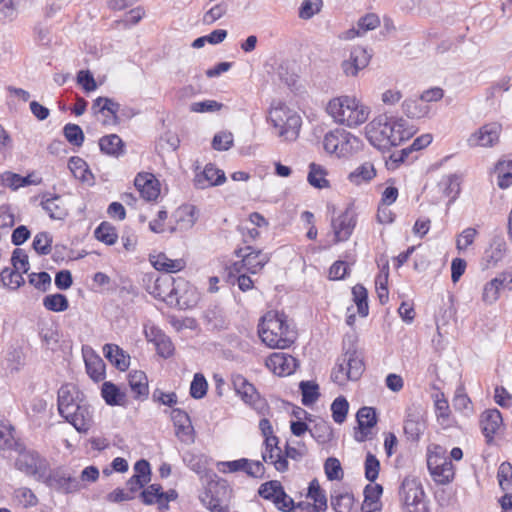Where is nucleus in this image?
<instances>
[{"mask_svg":"<svg viewBox=\"0 0 512 512\" xmlns=\"http://www.w3.org/2000/svg\"><path fill=\"white\" fill-rule=\"evenodd\" d=\"M57 406L60 416L78 432L86 433L92 427V407L74 384H64L59 388Z\"/></svg>","mask_w":512,"mask_h":512,"instance_id":"obj_1","label":"nucleus"},{"mask_svg":"<svg viewBox=\"0 0 512 512\" xmlns=\"http://www.w3.org/2000/svg\"><path fill=\"white\" fill-rule=\"evenodd\" d=\"M327 113L335 122L353 128L365 123L370 109L354 96L343 95L331 99L326 107Z\"/></svg>","mask_w":512,"mask_h":512,"instance_id":"obj_2","label":"nucleus"},{"mask_svg":"<svg viewBox=\"0 0 512 512\" xmlns=\"http://www.w3.org/2000/svg\"><path fill=\"white\" fill-rule=\"evenodd\" d=\"M258 334L268 347L285 349L294 342V333L290 331L283 314L268 311L260 320Z\"/></svg>","mask_w":512,"mask_h":512,"instance_id":"obj_3","label":"nucleus"},{"mask_svg":"<svg viewBox=\"0 0 512 512\" xmlns=\"http://www.w3.org/2000/svg\"><path fill=\"white\" fill-rule=\"evenodd\" d=\"M267 120L273 126L275 135L282 141H295L302 125L301 117L282 102L272 104Z\"/></svg>","mask_w":512,"mask_h":512,"instance_id":"obj_4","label":"nucleus"},{"mask_svg":"<svg viewBox=\"0 0 512 512\" xmlns=\"http://www.w3.org/2000/svg\"><path fill=\"white\" fill-rule=\"evenodd\" d=\"M399 497L404 512H430L422 484L415 477L403 479Z\"/></svg>","mask_w":512,"mask_h":512,"instance_id":"obj_5","label":"nucleus"},{"mask_svg":"<svg viewBox=\"0 0 512 512\" xmlns=\"http://www.w3.org/2000/svg\"><path fill=\"white\" fill-rule=\"evenodd\" d=\"M359 139L343 129H335L325 134L323 148L327 153L338 157L350 155L358 148Z\"/></svg>","mask_w":512,"mask_h":512,"instance_id":"obj_6","label":"nucleus"},{"mask_svg":"<svg viewBox=\"0 0 512 512\" xmlns=\"http://www.w3.org/2000/svg\"><path fill=\"white\" fill-rule=\"evenodd\" d=\"M231 382L236 394L245 402L257 411L260 415L269 414V405L267 401L260 396L256 388L250 383L243 375L233 374Z\"/></svg>","mask_w":512,"mask_h":512,"instance_id":"obj_7","label":"nucleus"},{"mask_svg":"<svg viewBox=\"0 0 512 512\" xmlns=\"http://www.w3.org/2000/svg\"><path fill=\"white\" fill-rule=\"evenodd\" d=\"M389 116L383 114L374 118L365 127L366 137L371 145L379 150H387L392 147L390 137Z\"/></svg>","mask_w":512,"mask_h":512,"instance_id":"obj_8","label":"nucleus"},{"mask_svg":"<svg viewBox=\"0 0 512 512\" xmlns=\"http://www.w3.org/2000/svg\"><path fill=\"white\" fill-rule=\"evenodd\" d=\"M237 257L241 260L233 264V269L240 273L246 270L251 274L258 273L269 261V256L262 253L261 250H254L251 246L240 248L235 251Z\"/></svg>","mask_w":512,"mask_h":512,"instance_id":"obj_9","label":"nucleus"},{"mask_svg":"<svg viewBox=\"0 0 512 512\" xmlns=\"http://www.w3.org/2000/svg\"><path fill=\"white\" fill-rule=\"evenodd\" d=\"M173 296L168 299V305L179 309H190L197 305L199 295L194 286L182 278L176 280L175 287L171 290Z\"/></svg>","mask_w":512,"mask_h":512,"instance_id":"obj_10","label":"nucleus"},{"mask_svg":"<svg viewBox=\"0 0 512 512\" xmlns=\"http://www.w3.org/2000/svg\"><path fill=\"white\" fill-rule=\"evenodd\" d=\"M258 494L262 498L272 501L276 508L283 512H290L295 506L294 500L286 494L283 486L277 480L263 483Z\"/></svg>","mask_w":512,"mask_h":512,"instance_id":"obj_11","label":"nucleus"},{"mask_svg":"<svg viewBox=\"0 0 512 512\" xmlns=\"http://www.w3.org/2000/svg\"><path fill=\"white\" fill-rule=\"evenodd\" d=\"M507 253V244L503 236L494 235L484 249L479 265L483 271L496 268Z\"/></svg>","mask_w":512,"mask_h":512,"instance_id":"obj_12","label":"nucleus"},{"mask_svg":"<svg viewBox=\"0 0 512 512\" xmlns=\"http://www.w3.org/2000/svg\"><path fill=\"white\" fill-rule=\"evenodd\" d=\"M15 466L18 470L32 475L38 479L46 477L47 462L35 451H22L19 453Z\"/></svg>","mask_w":512,"mask_h":512,"instance_id":"obj_13","label":"nucleus"},{"mask_svg":"<svg viewBox=\"0 0 512 512\" xmlns=\"http://www.w3.org/2000/svg\"><path fill=\"white\" fill-rule=\"evenodd\" d=\"M372 55L362 46H354L340 67L346 77H357L370 63Z\"/></svg>","mask_w":512,"mask_h":512,"instance_id":"obj_14","label":"nucleus"},{"mask_svg":"<svg viewBox=\"0 0 512 512\" xmlns=\"http://www.w3.org/2000/svg\"><path fill=\"white\" fill-rule=\"evenodd\" d=\"M502 125L498 122L484 124L467 139L470 147H493L499 142Z\"/></svg>","mask_w":512,"mask_h":512,"instance_id":"obj_15","label":"nucleus"},{"mask_svg":"<svg viewBox=\"0 0 512 512\" xmlns=\"http://www.w3.org/2000/svg\"><path fill=\"white\" fill-rule=\"evenodd\" d=\"M404 433L408 440L418 441L426 429L423 410L418 406L408 407L404 420Z\"/></svg>","mask_w":512,"mask_h":512,"instance_id":"obj_16","label":"nucleus"},{"mask_svg":"<svg viewBox=\"0 0 512 512\" xmlns=\"http://www.w3.org/2000/svg\"><path fill=\"white\" fill-rule=\"evenodd\" d=\"M355 225L356 215L351 208H347L338 218L332 219L331 226L335 236V243L348 240Z\"/></svg>","mask_w":512,"mask_h":512,"instance_id":"obj_17","label":"nucleus"},{"mask_svg":"<svg viewBox=\"0 0 512 512\" xmlns=\"http://www.w3.org/2000/svg\"><path fill=\"white\" fill-rule=\"evenodd\" d=\"M46 482L51 488L63 493L77 492L83 487L76 477L60 470L53 471L46 476Z\"/></svg>","mask_w":512,"mask_h":512,"instance_id":"obj_18","label":"nucleus"},{"mask_svg":"<svg viewBox=\"0 0 512 512\" xmlns=\"http://www.w3.org/2000/svg\"><path fill=\"white\" fill-rule=\"evenodd\" d=\"M145 336L156 348L157 354L162 358H169L174 353L171 339L159 328L151 326L145 329Z\"/></svg>","mask_w":512,"mask_h":512,"instance_id":"obj_19","label":"nucleus"},{"mask_svg":"<svg viewBox=\"0 0 512 512\" xmlns=\"http://www.w3.org/2000/svg\"><path fill=\"white\" fill-rule=\"evenodd\" d=\"M82 354L89 377L95 382L102 381L105 378L104 361L88 346H83Z\"/></svg>","mask_w":512,"mask_h":512,"instance_id":"obj_20","label":"nucleus"},{"mask_svg":"<svg viewBox=\"0 0 512 512\" xmlns=\"http://www.w3.org/2000/svg\"><path fill=\"white\" fill-rule=\"evenodd\" d=\"M225 181L226 176L223 170L216 168L213 164H207L202 172L195 175L194 185L198 189H206L221 185Z\"/></svg>","mask_w":512,"mask_h":512,"instance_id":"obj_21","label":"nucleus"},{"mask_svg":"<svg viewBox=\"0 0 512 512\" xmlns=\"http://www.w3.org/2000/svg\"><path fill=\"white\" fill-rule=\"evenodd\" d=\"M92 109L105 116L104 125H117L120 123L118 111L120 104L108 97H98L94 100Z\"/></svg>","mask_w":512,"mask_h":512,"instance_id":"obj_22","label":"nucleus"},{"mask_svg":"<svg viewBox=\"0 0 512 512\" xmlns=\"http://www.w3.org/2000/svg\"><path fill=\"white\" fill-rule=\"evenodd\" d=\"M266 365L279 376L290 375L297 368V360L286 353H273L266 361Z\"/></svg>","mask_w":512,"mask_h":512,"instance_id":"obj_23","label":"nucleus"},{"mask_svg":"<svg viewBox=\"0 0 512 512\" xmlns=\"http://www.w3.org/2000/svg\"><path fill=\"white\" fill-rule=\"evenodd\" d=\"M134 184L140 195L147 201L156 200L160 194L159 183L151 173H139Z\"/></svg>","mask_w":512,"mask_h":512,"instance_id":"obj_24","label":"nucleus"},{"mask_svg":"<svg viewBox=\"0 0 512 512\" xmlns=\"http://www.w3.org/2000/svg\"><path fill=\"white\" fill-rule=\"evenodd\" d=\"M390 123V137L392 147L400 145L403 141L410 139L415 134L413 126H409L407 121L403 118L389 117Z\"/></svg>","mask_w":512,"mask_h":512,"instance_id":"obj_25","label":"nucleus"},{"mask_svg":"<svg viewBox=\"0 0 512 512\" xmlns=\"http://www.w3.org/2000/svg\"><path fill=\"white\" fill-rule=\"evenodd\" d=\"M219 487L225 489L226 485L225 483L210 482L205 491L200 495V501L212 512H229L227 506L222 505L220 499L215 495Z\"/></svg>","mask_w":512,"mask_h":512,"instance_id":"obj_26","label":"nucleus"},{"mask_svg":"<svg viewBox=\"0 0 512 512\" xmlns=\"http://www.w3.org/2000/svg\"><path fill=\"white\" fill-rule=\"evenodd\" d=\"M356 419L361 433V436L356 437V440L362 442L367 439L369 429L373 428L377 424L376 409L364 406L358 410Z\"/></svg>","mask_w":512,"mask_h":512,"instance_id":"obj_27","label":"nucleus"},{"mask_svg":"<svg viewBox=\"0 0 512 512\" xmlns=\"http://www.w3.org/2000/svg\"><path fill=\"white\" fill-rule=\"evenodd\" d=\"M428 468L433 479L439 484L450 483L455 475L454 466L449 459H442L441 463H433L428 460Z\"/></svg>","mask_w":512,"mask_h":512,"instance_id":"obj_28","label":"nucleus"},{"mask_svg":"<svg viewBox=\"0 0 512 512\" xmlns=\"http://www.w3.org/2000/svg\"><path fill=\"white\" fill-rule=\"evenodd\" d=\"M502 424V415L497 409L486 410L481 416V427L484 436L490 443L500 425Z\"/></svg>","mask_w":512,"mask_h":512,"instance_id":"obj_29","label":"nucleus"},{"mask_svg":"<svg viewBox=\"0 0 512 512\" xmlns=\"http://www.w3.org/2000/svg\"><path fill=\"white\" fill-rule=\"evenodd\" d=\"M128 383L135 399H147L149 395L148 379L143 371H131L128 375Z\"/></svg>","mask_w":512,"mask_h":512,"instance_id":"obj_30","label":"nucleus"},{"mask_svg":"<svg viewBox=\"0 0 512 512\" xmlns=\"http://www.w3.org/2000/svg\"><path fill=\"white\" fill-rule=\"evenodd\" d=\"M176 284V279L171 276L158 277L153 286L149 287V293L157 299L164 301L168 304V299L173 296L171 291Z\"/></svg>","mask_w":512,"mask_h":512,"instance_id":"obj_31","label":"nucleus"},{"mask_svg":"<svg viewBox=\"0 0 512 512\" xmlns=\"http://www.w3.org/2000/svg\"><path fill=\"white\" fill-rule=\"evenodd\" d=\"M104 356L120 371H125L130 365V356L116 344H105Z\"/></svg>","mask_w":512,"mask_h":512,"instance_id":"obj_32","label":"nucleus"},{"mask_svg":"<svg viewBox=\"0 0 512 512\" xmlns=\"http://www.w3.org/2000/svg\"><path fill=\"white\" fill-rule=\"evenodd\" d=\"M309 433L319 444H326L332 440L333 430L329 422L321 418H312Z\"/></svg>","mask_w":512,"mask_h":512,"instance_id":"obj_33","label":"nucleus"},{"mask_svg":"<svg viewBox=\"0 0 512 512\" xmlns=\"http://www.w3.org/2000/svg\"><path fill=\"white\" fill-rule=\"evenodd\" d=\"M99 147L104 154L118 158L124 154V142L117 134H110L100 138Z\"/></svg>","mask_w":512,"mask_h":512,"instance_id":"obj_34","label":"nucleus"},{"mask_svg":"<svg viewBox=\"0 0 512 512\" xmlns=\"http://www.w3.org/2000/svg\"><path fill=\"white\" fill-rule=\"evenodd\" d=\"M140 497L146 505L157 504L159 509H167V497L159 484L149 485L140 493Z\"/></svg>","mask_w":512,"mask_h":512,"instance_id":"obj_35","label":"nucleus"},{"mask_svg":"<svg viewBox=\"0 0 512 512\" xmlns=\"http://www.w3.org/2000/svg\"><path fill=\"white\" fill-rule=\"evenodd\" d=\"M431 141H432V136L430 134L421 135V136L417 137L409 147L402 149L400 152L393 153L390 156V160L396 164L403 163L406 161V159L408 158V155L411 152L419 151V150L427 147L431 143Z\"/></svg>","mask_w":512,"mask_h":512,"instance_id":"obj_36","label":"nucleus"},{"mask_svg":"<svg viewBox=\"0 0 512 512\" xmlns=\"http://www.w3.org/2000/svg\"><path fill=\"white\" fill-rule=\"evenodd\" d=\"M341 359L346 366L345 369L348 371V377H350V380H358L364 372V363L357 352L347 351Z\"/></svg>","mask_w":512,"mask_h":512,"instance_id":"obj_37","label":"nucleus"},{"mask_svg":"<svg viewBox=\"0 0 512 512\" xmlns=\"http://www.w3.org/2000/svg\"><path fill=\"white\" fill-rule=\"evenodd\" d=\"M403 113L411 119H421L430 112V107L421 99H406L402 103Z\"/></svg>","mask_w":512,"mask_h":512,"instance_id":"obj_38","label":"nucleus"},{"mask_svg":"<svg viewBox=\"0 0 512 512\" xmlns=\"http://www.w3.org/2000/svg\"><path fill=\"white\" fill-rule=\"evenodd\" d=\"M101 395L110 406H121L124 405L126 401V394L112 382H104L102 384Z\"/></svg>","mask_w":512,"mask_h":512,"instance_id":"obj_39","label":"nucleus"},{"mask_svg":"<svg viewBox=\"0 0 512 512\" xmlns=\"http://www.w3.org/2000/svg\"><path fill=\"white\" fill-rule=\"evenodd\" d=\"M41 206L53 220H63L67 216V210L58 195L42 200Z\"/></svg>","mask_w":512,"mask_h":512,"instance_id":"obj_40","label":"nucleus"},{"mask_svg":"<svg viewBox=\"0 0 512 512\" xmlns=\"http://www.w3.org/2000/svg\"><path fill=\"white\" fill-rule=\"evenodd\" d=\"M307 498L313 500L312 506L318 509L319 512H325L327 510V497L317 479H313L309 483Z\"/></svg>","mask_w":512,"mask_h":512,"instance_id":"obj_41","label":"nucleus"},{"mask_svg":"<svg viewBox=\"0 0 512 512\" xmlns=\"http://www.w3.org/2000/svg\"><path fill=\"white\" fill-rule=\"evenodd\" d=\"M157 270H162L167 273H175L185 268L186 262L183 259H170L165 254H159L153 262Z\"/></svg>","mask_w":512,"mask_h":512,"instance_id":"obj_42","label":"nucleus"},{"mask_svg":"<svg viewBox=\"0 0 512 512\" xmlns=\"http://www.w3.org/2000/svg\"><path fill=\"white\" fill-rule=\"evenodd\" d=\"M375 175L374 165L370 162H365L349 174V180L356 185H360L363 182L372 180Z\"/></svg>","mask_w":512,"mask_h":512,"instance_id":"obj_43","label":"nucleus"},{"mask_svg":"<svg viewBox=\"0 0 512 512\" xmlns=\"http://www.w3.org/2000/svg\"><path fill=\"white\" fill-rule=\"evenodd\" d=\"M326 174V170L321 165L312 162L309 165L307 180L315 188H327L329 187V181L325 178Z\"/></svg>","mask_w":512,"mask_h":512,"instance_id":"obj_44","label":"nucleus"},{"mask_svg":"<svg viewBox=\"0 0 512 512\" xmlns=\"http://www.w3.org/2000/svg\"><path fill=\"white\" fill-rule=\"evenodd\" d=\"M95 238L105 243L106 245H113L117 242L118 234L116 228L109 222H102L94 231Z\"/></svg>","mask_w":512,"mask_h":512,"instance_id":"obj_45","label":"nucleus"},{"mask_svg":"<svg viewBox=\"0 0 512 512\" xmlns=\"http://www.w3.org/2000/svg\"><path fill=\"white\" fill-rule=\"evenodd\" d=\"M68 168L76 179L83 182H87L92 178V174L87 163L80 157H71L68 162Z\"/></svg>","mask_w":512,"mask_h":512,"instance_id":"obj_46","label":"nucleus"},{"mask_svg":"<svg viewBox=\"0 0 512 512\" xmlns=\"http://www.w3.org/2000/svg\"><path fill=\"white\" fill-rule=\"evenodd\" d=\"M503 290L501 286V282L498 281L497 277L492 278L490 281L486 282L483 286L482 290V301L487 305H492L496 303V301L500 297V291Z\"/></svg>","mask_w":512,"mask_h":512,"instance_id":"obj_47","label":"nucleus"},{"mask_svg":"<svg viewBox=\"0 0 512 512\" xmlns=\"http://www.w3.org/2000/svg\"><path fill=\"white\" fill-rule=\"evenodd\" d=\"M43 306L53 312H63L69 307L68 299L65 295L56 293L43 298Z\"/></svg>","mask_w":512,"mask_h":512,"instance_id":"obj_48","label":"nucleus"},{"mask_svg":"<svg viewBox=\"0 0 512 512\" xmlns=\"http://www.w3.org/2000/svg\"><path fill=\"white\" fill-rule=\"evenodd\" d=\"M302 394V404L310 406L320 397L319 386L312 381H302L299 384Z\"/></svg>","mask_w":512,"mask_h":512,"instance_id":"obj_49","label":"nucleus"},{"mask_svg":"<svg viewBox=\"0 0 512 512\" xmlns=\"http://www.w3.org/2000/svg\"><path fill=\"white\" fill-rule=\"evenodd\" d=\"M352 295L359 315L366 317L369 313V307L367 303L368 292L366 288L361 284H357L352 288Z\"/></svg>","mask_w":512,"mask_h":512,"instance_id":"obj_50","label":"nucleus"},{"mask_svg":"<svg viewBox=\"0 0 512 512\" xmlns=\"http://www.w3.org/2000/svg\"><path fill=\"white\" fill-rule=\"evenodd\" d=\"M354 497L350 493L331 496V506L336 512H352Z\"/></svg>","mask_w":512,"mask_h":512,"instance_id":"obj_51","label":"nucleus"},{"mask_svg":"<svg viewBox=\"0 0 512 512\" xmlns=\"http://www.w3.org/2000/svg\"><path fill=\"white\" fill-rule=\"evenodd\" d=\"M348 410L349 403L343 396L337 397L331 404L332 418L338 424L345 421Z\"/></svg>","mask_w":512,"mask_h":512,"instance_id":"obj_52","label":"nucleus"},{"mask_svg":"<svg viewBox=\"0 0 512 512\" xmlns=\"http://www.w3.org/2000/svg\"><path fill=\"white\" fill-rule=\"evenodd\" d=\"M32 247L39 255L50 254L52 248V236L48 232H39L34 237Z\"/></svg>","mask_w":512,"mask_h":512,"instance_id":"obj_53","label":"nucleus"},{"mask_svg":"<svg viewBox=\"0 0 512 512\" xmlns=\"http://www.w3.org/2000/svg\"><path fill=\"white\" fill-rule=\"evenodd\" d=\"M63 134L66 140L74 146H82L84 142V133L77 124L68 123L63 128Z\"/></svg>","mask_w":512,"mask_h":512,"instance_id":"obj_54","label":"nucleus"},{"mask_svg":"<svg viewBox=\"0 0 512 512\" xmlns=\"http://www.w3.org/2000/svg\"><path fill=\"white\" fill-rule=\"evenodd\" d=\"M15 500L24 508L34 507L38 504V498L33 491L27 487H21L14 492Z\"/></svg>","mask_w":512,"mask_h":512,"instance_id":"obj_55","label":"nucleus"},{"mask_svg":"<svg viewBox=\"0 0 512 512\" xmlns=\"http://www.w3.org/2000/svg\"><path fill=\"white\" fill-rule=\"evenodd\" d=\"M440 185L443 187L444 194L452 199H455L460 192V179L456 174L444 177Z\"/></svg>","mask_w":512,"mask_h":512,"instance_id":"obj_56","label":"nucleus"},{"mask_svg":"<svg viewBox=\"0 0 512 512\" xmlns=\"http://www.w3.org/2000/svg\"><path fill=\"white\" fill-rule=\"evenodd\" d=\"M207 389L208 383L204 375L201 373H196L190 385V395L194 399H202L206 395Z\"/></svg>","mask_w":512,"mask_h":512,"instance_id":"obj_57","label":"nucleus"},{"mask_svg":"<svg viewBox=\"0 0 512 512\" xmlns=\"http://www.w3.org/2000/svg\"><path fill=\"white\" fill-rule=\"evenodd\" d=\"M322 0H304L299 8V17L304 20L311 19L321 11Z\"/></svg>","mask_w":512,"mask_h":512,"instance_id":"obj_58","label":"nucleus"},{"mask_svg":"<svg viewBox=\"0 0 512 512\" xmlns=\"http://www.w3.org/2000/svg\"><path fill=\"white\" fill-rule=\"evenodd\" d=\"M0 277L5 286L13 285V289H18L24 283L22 274L18 270H12L8 267L1 271Z\"/></svg>","mask_w":512,"mask_h":512,"instance_id":"obj_59","label":"nucleus"},{"mask_svg":"<svg viewBox=\"0 0 512 512\" xmlns=\"http://www.w3.org/2000/svg\"><path fill=\"white\" fill-rule=\"evenodd\" d=\"M17 17V8L13 0H0V22H12Z\"/></svg>","mask_w":512,"mask_h":512,"instance_id":"obj_60","label":"nucleus"},{"mask_svg":"<svg viewBox=\"0 0 512 512\" xmlns=\"http://www.w3.org/2000/svg\"><path fill=\"white\" fill-rule=\"evenodd\" d=\"M478 231L475 228L469 227L464 229L456 240V248L458 251H465L470 245L474 243Z\"/></svg>","mask_w":512,"mask_h":512,"instance_id":"obj_61","label":"nucleus"},{"mask_svg":"<svg viewBox=\"0 0 512 512\" xmlns=\"http://www.w3.org/2000/svg\"><path fill=\"white\" fill-rule=\"evenodd\" d=\"M380 469L379 460L370 452L367 453L365 459V477L370 482H374L378 475Z\"/></svg>","mask_w":512,"mask_h":512,"instance_id":"obj_62","label":"nucleus"},{"mask_svg":"<svg viewBox=\"0 0 512 512\" xmlns=\"http://www.w3.org/2000/svg\"><path fill=\"white\" fill-rule=\"evenodd\" d=\"M233 145V135L231 132H219L215 134L212 140V147L218 151H226Z\"/></svg>","mask_w":512,"mask_h":512,"instance_id":"obj_63","label":"nucleus"},{"mask_svg":"<svg viewBox=\"0 0 512 512\" xmlns=\"http://www.w3.org/2000/svg\"><path fill=\"white\" fill-rule=\"evenodd\" d=\"M380 18L375 13H368L361 17L357 22V27L362 35L368 31L376 29L380 25Z\"/></svg>","mask_w":512,"mask_h":512,"instance_id":"obj_64","label":"nucleus"}]
</instances>
